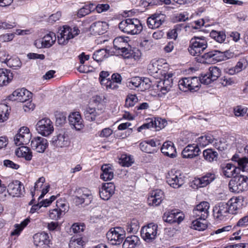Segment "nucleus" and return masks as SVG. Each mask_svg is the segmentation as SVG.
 <instances>
[{"instance_id":"nucleus-1","label":"nucleus","mask_w":248,"mask_h":248,"mask_svg":"<svg viewBox=\"0 0 248 248\" xmlns=\"http://www.w3.org/2000/svg\"><path fill=\"white\" fill-rule=\"evenodd\" d=\"M121 31L129 34H138L143 29L142 25L137 18H127L119 24Z\"/></svg>"},{"instance_id":"nucleus-2","label":"nucleus","mask_w":248,"mask_h":248,"mask_svg":"<svg viewBox=\"0 0 248 248\" xmlns=\"http://www.w3.org/2000/svg\"><path fill=\"white\" fill-rule=\"evenodd\" d=\"M207 47V43L205 37H193L190 41L188 51L193 56H199Z\"/></svg>"},{"instance_id":"nucleus-3","label":"nucleus","mask_w":248,"mask_h":248,"mask_svg":"<svg viewBox=\"0 0 248 248\" xmlns=\"http://www.w3.org/2000/svg\"><path fill=\"white\" fill-rule=\"evenodd\" d=\"M230 190L233 192L239 193L248 189V177L244 175L234 176L229 184Z\"/></svg>"},{"instance_id":"nucleus-4","label":"nucleus","mask_w":248,"mask_h":248,"mask_svg":"<svg viewBox=\"0 0 248 248\" xmlns=\"http://www.w3.org/2000/svg\"><path fill=\"white\" fill-rule=\"evenodd\" d=\"M79 32V29L76 27L72 28L66 26H63V30L58 34V42L60 45H65L69 39L78 35Z\"/></svg>"},{"instance_id":"nucleus-5","label":"nucleus","mask_w":248,"mask_h":248,"mask_svg":"<svg viewBox=\"0 0 248 248\" xmlns=\"http://www.w3.org/2000/svg\"><path fill=\"white\" fill-rule=\"evenodd\" d=\"M74 201L76 205H80L82 203L90 204L93 200V196L91 191L88 188L83 187L77 189Z\"/></svg>"},{"instance_id":"nucleus-6","label":"nucleus","mask_w":248,"mask_h":248,"mask_svg":"<svg viewBox=\"0 0 248 248\" xmlns=\"http://www.w3.org/2000/svg\"><path fill=\"white\" fill-rule=\"evenodd\" d=\"M50 142L52 146L62 148L68 147L70 141L67 133L64 130H61L52 137Z\"/></svg>"},{"instance_id":"nucleus-7","label":"nucleus","mask_w":248,"mask_h":248,"mask_svg":"<svg viewBox=\"0 0 248 248\" xmlns=\"http://www.w3.org/2000/svg\"><path fill=\"white\" fill-rule=\"evenodd\" d=\"M167 183L172 188H178L185 183L184 176L180 171L171 170L166 177Z\"/></svg>"},{"instance_id":"nucleus-8","label":"nucleus","mask_w":248,"mask_h":248,"mask_svg":"<svg viewBox=\"0 0 248 248\" xmlns=\"http://www.w3.org/2000/svg\"><path fill=\"white\" fill-rule=\"evenodd\" d=\"M127 41L122 37H118L115 38L113 42V47L109 49V55H124L127 51L126 48Z\"/></svg>"},{"instance_id":"nucleus-9","label":"nucleus","mask_w":248,"mask_h":248,"mask_svg":"<svg viewBox=\"0 0 248 248\" xmlns=\"http://www.w3.org/2000/svg\"><path fill=\"white\" fill-rule=\"evenodd\" d=\"M36 129L38 133L43 136H49L54 131L53 123L49 119H42L37 123Z\"/></svg>"},{"instance_id":"nucleus-10","label":"nucleus","mask_w":248,"mask_h":248,"mask_svg":"<svg viewBox=\"0 0 248 248\" xmlns=\"http://www.w3.org/2000/svg\"><path fill=\"white\" fill-rule=\"evenodd\" d=\"M31 134L27 127L20 128L18 133L14 137L15 144L16 146L28 144L31 140Z\"/></svg>"},{"instance_id":"nucleus-11","label":"nucleus","mask_w":248,"mask_h":248,"mask_svg":"<svg viewBox=\"0 0 248 248\" xmlns=\"http://www.w3.org/2000/svg\"><path fill=\"white\" fill-rule=\"evenodd\" d=\"M224 55L223 52L218 50H212L204 53L200 61L203 63H215L217 62L224 60Z\"/></svg>"},{"instance_id":"nucleus-12","label":"nucleus","mask_w":248,"mask_h":248,"mask_svg":"<svg viewBox=\"0 0 248 248\" xmlns=\"http://www.w3.org/2000/svg\"><path fill=\"white\" fill-rule=\"evenodd\" d=\"M209 203L208 202H201L193 209V217L196 219L205 220L209 215Z\"/></svg>"},{"instance_id":"nucleus-13","label":"nucleus","mask_w":248,"mask_h":248,"mask_svg":"<svg viewBox=\"0 0 248 248\" xmlns=\"http://www.w3.org/2000/svg\"><path fill=\"white\" fill-rule=\"evenodd\" d=\"M33 238L34 244L37 248H48L52 245L48 234L45 232L35 234Z\"/></svg>"},{"instance_id":"nucleus-14","label":"nucleus","mask_w":248,"mask_h":248,"mask_svg":"<svg viewBox=\"0 0 248 248\" xmlns=\"http://www.w3.org/2000/svg\"><path fill=\"white\" fill-rule=\"evenodd\" d=\"M157 228V225L153 223L142 227L140 231L142 238L147 242L152 241L156 236Z\"/></svg>"},{"instance_id":"nucleus-15","label":"nucleus","mask_w":248,"mask_h":248,"mask_svg":"<svg viewBox=\"0 0 248 248\" xmlns=\"http://www.w3.org/2000/svg\"><path fill=\"white\" fill-rule=\"evenodd\" d=\"M124 237V231L122 228L118 227L109 229V244L119 245Z\"/></svg>"},{"instance_id":"nucleus-16","label":"nucleus","mask_w":248,"mask_h":248,"mask_svg":"<svg viewBox=\"0 0 248 248\" xmlns=\"http://www.w3.org/2000/svg\"><path fill=\"white\" fill-rule=\"evenodd\" d=\"M220 70L216 66L210 67L208 72L201 77V82L204 84H209L212 81L216 80L220 76Z\"/></svg>"},{"instance_id":"nucleus-17","label":"nucleus","mask_w":248,"mask_h":248,"mask_svg":"<svg viewBox=\"0 0 248 248\" xmlns=\"http://www.w3.org/2000/svg\"><path fill=\"white\" fill-rule=\"evenodd\" d=\"M228 205L225 202H219L216 205L213 210L215 218L217 220H223L230 213Z\"/></svg>"},{"instance_id":"nucleus-18","label":"nucleus","mask_w":248,"mask_h":248,"mask_svg":"<svg viewBox=\"0 0 248 248\" xmlns=\"http://www.w3.org/2000/svg\"><path fill=\"white\" fill-rule=\"evenodd\" d=\"M31 146L36 152L43 153L48 146V142L45 138L37 136L31 140Z\"/></svg>"},{"instance_id":"nucleus-19","label":"nucleus","mask_w":248,"mask_h":248,"mask_svg":"<svg viewBox=\"0 0 248 248\" xmlns=\"http://www.w3.org/2000/svg\"><path fill=\"white\" fill-rule=\"evenodd\" d=\"M56 39L55 34L53 32H49L42 39L36 40L34 45L37 48H49L54 44Z\"/></svg>"},{"instance_id":"nucleus-20","label":"nucleus","mask_w":248,"mask_h":248,"mask_svg":"<svg viewBox=\"0 0 248 248\" xmlns=\"http://www.w3.org/2000/svg\"><path fill=\"white\" fill-rule=\"evenodd\" d=\"M184 218V215L176 210H172L170 212H165L163 216V219L170 224L177 223L179 224Z\"/></svg>"},{"instance_id":"nucleus-21","label":"nucleus","mask_w":248,"mask_h":248,"mask_svg":"<svg viewBox=\"0 0 248 248\" xmlns=\"http://www.w3.org/2000/svg\"><path fill=\"white\" fill-rule=\"evenodd\" d=\"M173 75L172 73L165 74L164 79L160 81L157 84V90L161 92L162 94H166L172 87L173 84L172 78Z\"/></svg>"},{"instance_id":"nucleus-22","label":"nucleus","mask_w":248,"mask_h":248,"mask_svg":"<svg viewBox=\"0 0 248 248\" xmlns=\"http://www.w3.org/2000/svg\"><path fill=\"white\" fill-rule=\"evenodd\" d=\"M165 21V16L161 14H155L147 18L148 27L152 29L159 28Z\"/></svg>"},{"instance_id":"nucleus-23","label":"nucleus","mask_w":248,"mask_h":248,"mask_svg":"<svg viewBox=\"0 0 248 248\" xmlns=\"http://www.w3.org/2000/svg\"><path fill=\"white\" fill-rule=\"evenodd\" d=\"M69 123L72 128L80 130L84 127L83 121L78 112L71 113L68 116Z\"/></svg>"},{"instance_id":"nucleus-24","label":"nucleus","mask_w":248,"mask_h":248,"mask_svg":"<svg viewBox=\"0 0 248 248\" xmlns=\"http://www.w3.org/2000/svg\"><path fill=\"white\" fill-rule=\"evenodd\" d=\"M167 124V122L161 118H155V120H152L149 123L144 124L138 128V132H141L142 130L145 129H149L151 128H155V130L158 131L162 128H164Z\"/></svg>"},{"instance_id":"nucleus-25","label":"nucleus","mask_w":248,"mask_h":248,"mask_svg":"<svg viewBox=\"0 0 248 248\" xmlns=\"http://www.w3.org/2000/svg\"><path fill=\"white\" fill-rule=\"evenodd\" d=\"M223 174L228 178L236 176L241 169L231 163H224L220 165Z\"/></svg>"},{"instance_id":"nucleus-26","label":"nucleus","mask_w":248,"mask_h":248,"mask_svg":"<svg viewBox=\"0 0 248 248\" xmlns=\"http://www.w3.org/2000/svg\"><path fill=\"white\" fill-rule=\"evenodd\" d=\"M22 189L24 187L17 180L10 182L7 186V192L13 197H20L22 194Z\"/></svg>"},{"instance_id":"nucleus-27","label":"nucleus","mask_w":248,"mask_h":248,"mask_svg":"<svg viewBox=\"0 0 248 248\" xmlns=\"http://www.w3.org/2000/svg\"><path fill=\"white\" fill-rule=\"evenodd\" d=\"M31 96V93L25 88L18 89L15 90L10 96L11 99L15 97L13 99L18 102H26Z\"/></svg>"},{"instance_id":"nucleus-28","label":"nucleus","mask_w":248,"mask_h":248,"mask_svg":"<svg viewBox=\"0 0 248 248\" xmlns=\"http://www.w3.org/2000/svg\"><path fill=\"white\" fill-rule=\"evenodd\" d=\"M243 198L235 197L230 199L226 202L228 205V208L230 214H235L243 205Z\"/></svg>"},{"instance_id":"nucleus-29","label":"nucleus","mask_w":248,"mask_h":248,"mask_svg":"<svg viewBox=\"0 0 248 248\" xmlns=\"http://www.w3.org/2000/svg\"><path fill=\"white\" fill-rule=\"evenodd\" d=\"M201 150L197 144H189L183 150L182 155L184 158H193L199 155Z\"/></svg>"},{"instance_id":"nucleus-30","label":"nucleus","mask_w":248,"mask_h":248,"mask_svg":"<svg viewBox=\"0 0 248 248\" xmlns=\"http://www.w3.org/2000/svg\"><path fill=\"white\" fill-rule=\"evenodd\" d=\"M164 198V193L160 189L153 190L148 198V202L150 205L158 206L162 202Z\"/></svg>"},{"instance_id":"nucleus-31","label":"nucleus","mask_w":248,"mask_h":248,"mask_svg":"<svg viewBox=\"0 0 248 248\" xmlns=\"http://www.w3.org/2000/svg\"><path fill=\"white\" fill-rule=\"evenodd\" d=\"M167 62L163 59L153 60L148 65V70L150 73L154 75L159 73L162 74V68L163 65H167Z\"/></svg>"},{"instance_id":"nucleus-32","label":"nucleus","mask_w":248,"mask_h":248,"mask_svg":"<svg viewBox=\"0 0 248 248\" xmlns=\"http://www.w3.org/2000/svg\"><path fill=\"white\" fill-rule=\"evenodd\" d=\"M161 152L166 156L173 158L176 156L177 153L173 143L171 141L165 142L161 148Z\"/></svg>"},{"instance_id":"nucleus-33","label":"nucleus","mask_w":248,"mask_h":248,"mask_svg":"<svg viewBox=\"0 0 248 248\" xmlns=\"http://www.w3.org/2000/svg\"><path fill=\"white\" fill-rule=\"evenodd\" d=\"M215 178V176L214 174L209 173L201 178L195 179L194 183L198 186L203 187L209 184Z\"/></svg>"},{"instance_id":"nucleus-34","label":"nucleus","mask_w":248,"mask_h":248,"mask_svg":"<svg viewBox=\"0 0 248 248\" xmlns=\"http://www.w3.org/2000/svg\"><path fill=\"white\" fill-rule=\"evenodd\" d=\"M13 78L12 73L10 70L0 69V87L7 85Z\"/></svg>"},{"instance_id":"nucleus-35","label":"nucleus","mask_w":248,"mask_h":248,"mask_svg":"<svg viewBox=\"0 0 248 248\" xmlns=\"http://www.w3.org/2000/svg\"><path fill=\"white\" fill-rule=\"evenodd\" d=\"M16 155L19 157H23L27 161H30L32 157L31 149L27 147L22 146L18 148L16 151Z\"/></svg>"},{"instance_id":"nucleus-36","label":"nucleus","mask_w":248,"mask_h":248,"mask_svg":"<svg viewBox=\"0 0 248 248\" xmlns=\"http://www.w3.org/2000/svg\"><path fill=\"white\" fill-rule=\"evenodd\" d=\"M90 28L93 30H95L99 34H102L107 31L108 24L105 21H98L93 23Z\"/></svg>"},{"instance_id":"nucleus-37","label":"nucleus","mask_w":248,"mask_h":248,"mask_svg":"<svg viewBox=\"0 0 248 248\" xmlns=\"http://www.w3.org/2000/svg\"><path fill=\"white\" fill-rule=\"evenodd\" d=\"M215 140V139L213 135L210 134H206L198 138L197 140V145L198 146L204 147L209 144L212 143Z\"/></svg>"},{"instance_id":"nucleus-38","label":"nucleus","mask_w":248,"mask_h":248,"mask_svg":"<svg viewBox=\"0 0 248 248\" xmlns=\"http://www.w3.org/2000/svg\"><path fill=\"white\" fill-rule=\"evenodd\" d=\"M232 160L235 162H237L238 168L241 169L243 171H246L248 167V158L246 157L240 158L237 155H234Z\"/></svg>"},{"instance_id":"nucleus-39","label":"nucleus","mask_w":248,"mask_h":248,"mask_svg":"<svg viewBox=\"0 0 248 248\" xmlns=\"http://www.w3.org/2000/svg\"><path fill=\"white\" fill-rule=\"evenodd\" d=\"M204 158L208 162L216 161L218 157V153L212 149H205L203 152Z\"/></svg>"},{"instance_id":"nucleus-40","label":"nucleus","mask_w":248,"mask_h":248,"mask_svg":"<svg viewBox=\"0 0 248 248\" xmlns=\"http://www.w3.org/2000/svg\"><path fill=\"white\" fill-rule=\"evenodd\" d=\"M139 242V238L135 235L127 237L123 244V248H135Z\"/></svg>"},{"instance_id":"nucleus-41","label":"nucleus","mask_w":248,"mask_h":248,"mask_svg":"<svg viewBox=\"0 0 248 248\" xmlns=\"http://www.w3.org/2000/svg\"><path fill=\"white\" fill-rule=\"evenodd\" d=\"M107 54L106 48L100 49L94 52L93 55V58L98 62H101L108 57Z\"/></svg>"},{"instance_id":"nucleus-42","label":"nucleus","mask_w":248,"mask_h":248,"mask_svg":"<svg viewBox=\"0 0 248 248\" xmlns=\"http://www.w3.org/2000/svg\"><path fill=\"white\" fill-rule=\"evenodd\" d=\"M84 115L87 120L91 122L95 120L96 117L98 114L94 108L86 107L84 111Z\"/></svg>"},{"instance_id":"nucleus-43","label":"nucleus","mask_w":248,"mask_h":248,"mask_svg":"<svg viewBox=\"0 0 248 248\" xmlns=\"http://www.w3.org/2000/svg\"><path fill=\"white\" fill-rule=\"evenodd\" d=\"M201 219L195 218L192 222L191 228L199 231H203L207 228L205 220L201 221Z\"/></svg>"},{"instance_id":"nucleus-44","label":"nucleus","mask_w":248,"mask_h":248,"mask_svg":"<svg viewBox=\"0 0 248 248\" xmlns=\"http://www.w3.org/2000/svg\"><path fill=\"white\" fill-rule=\"evenodd\" d=\"M85 242L81 237L77 238L72 237L69 243V248H82Z\"/></svg>"},{"instance_id":"nucleus-45","label":"nucleus","mask_w":248,"mask_h":248,"mask_svg":"<svg viewBox=\"0 0 248 248\" xmlns=\"http://www.w3.org/2000/svg\"><path fill=\"white\" fill-rule=\"evenodd\" d=\"M30 222V220L26 219L21 222L20 224L15 225V229L11 232V235H18L23 229Z\"/></svg>"},{"instance_id":"nucleus-46","label":"nucleus","mask_w":248,"mask_h":248,"mask_svg":"<svg viewBox=\"0 0 248 248\" xmlns=\"http://www.w3.org/2000/svg\"><path fill=\"white\" fill-rule=\"evenodd\" d=\"M210 36L219 43L223 42L226 39V34L222 31H216L213 30L210 33Z\"/></svg>"},{"instance_id":"nucleus-47","label":"nucleus","mask_w":248,"mask_h":248,"mask_svg":"<svg viewBox=\"0 0 248 248\" xmlns=\"http://www.w3.org/2000/svg\"><path fill=\"white\" fill-rule=\"evenodd\" d=\"M9 107L4 104H0V123L4 122L8 118L9 116Z\"/></svg>"},{"instance_id":"nucleus-48","label":"nucleus","mask_w":248,"mask_h":248,"mask_svg":"<svg viewBox=\"0 0 248 248\" xmlns=\"http://www.w3.org/2000/svg\"><path fill=\"white\" fill-rule=\"evenodd\" d=\"M108 72L102 71L99 74V81L103 88L108 89Z\"/></svg>"},{"instance_id":"nucleus-49","label":"nucleus","mask_w":248,"mask_h":248,"mask_svg":"<svg viewBox=\"0 0 248 248\" xmlns=\"http://www.w3.org/2000/svg\"><path fill=\"white\" fill-rule=\"evenodd\" d=\"M190 77L185 78L179 80L178 86L180 90L183 92L190 91Z\"/></svg>"},{"instance_id":"nucleus-50","label":"nucleus","mask_w":248,"mask_h":248,"mask_svg":"<svg viewBox=\"0 0 248 248\" xmlns=\"http://www.w3.org/2000/svg\"><path fill=\"white\" fill-rule=\"evenodd\" d=\"M201 77L200 78L196 77H190V91L192 92H196L198 91L202 83L201 81Z\"/></svg>"},{"instance_id":"nucleus-51","label":"nucleus","mask_w":248,"mask_h":248,"mask_svg":"<svg viewBox=\"0 0 248 248\" xmlns=\"http://www.w3.org/2000/svg\"><path fill=\"white\" fill-rule=\"evenodd\" d=\"M120 160V163L124 167H129L134 163L133 158L131 155H122Z\"/></svg>"},{"instance_id":"nucleus-52","label":"nucleus","mask_w":248,"mask_h":248,"mask_svg":"<svg viewBox=\"0 0 248 248\" xmlns=\"http://www.w3.org/2000/svg\"><path fill=\"white\" fill-rule=\"evenodd\" d=\"M108 183H103L101 188L99 190V195L100 198L104 200L108 201Z\"/></svg>"},{"instance_id":"nucleus-53","label":"nucleus","mask_w":248,"mask_h":248,"mask_svg":"<svg viewBox=\"0 0 248 248\" xmlns=\"http://www.w3.org/2000/svg\"><path fill=\"white\" fill-rule=\"evenodd\" d=\"M141 56V53L139 50H136V51H131V50L127 49V52L124 54L123 57L124 58H133L135 60H139Z\"/></svg>"},{"instance_id":"nucleus-54","label":"nucleus","mask_w":248,"mask_h":248,"mask_svg":"<svg viewBox=\"0 0 248 248\" xmlns=\"http://www.w3.org/2000/svg\"><path fill=\"white\" fill-rule=\"evenodd\" d=\"M6 64L13 69H18L21 66L22 63L19 59L16 57L13 59L10 58Z\"/></svg>"},{"instance_id":"nucleus-55","label":"nucleus","mask_w":248,"mask_h":248,"mask_svg":"<svg viewBox=\"0 0 248 248\" xmlns=\"http://www.w3.org/2000/svg\"><path fill=\"white\" fill-rule=\"evenodd\" d=\"M139 229V222L137 219H133L127 226V231L130 233H136Z\"/></svg>"},{"instance_id":"nucleus-56","label":"nucleus","mask_w":248,"mask_h":248,"mask_svg":"<svg viewBox=\"0 0 248 248\" xmlns=\"http://www.w3.org/2000/svg\"><path fill=\"white\" fill-rule=\"evenodd\" d=\"M138 101V99L135 94H129L125 99V106L126 107H133Z\"/></svg>"},{"instance_id":"nucleus-57","label":"nucleus","mask_w":248,"mask_h":248,"mask_svg":"<svg viewBox=\"0 0 248 248\" xmlns=\"http://www.w3.org/2000/svg\"><path fill=\"white\" fill-rule=\"evenodd\" d=\"M62 211L60 208H55L49 211V217L53 220H58L60 218Z\"/></svg>"},{"instance_id":"nucleus-58","label":"nucleus","mask_w":248,"mask_h":248,"mask_svg":"<svg viewBox=\"0 0 248 248\" xmlns=\"http://www.w3.org/2000/svg\"><path fill=\"white\" fill-rule=\"evenodd\" d=\"M140 78L139 77H133L131 78L130 80L127 82V86L131 89L133 87H139L141 84Z\"/></svg>"},{"instance_id":"nucleus-59","label":"nucleus","mask_w":248,"mask_h":248,"mask_svg":"<svg viewBox=\"0 0 248 248\" xmlns=\"http://www.w3.org/2000/svg\"><path fill=\"white\" fill-rule=\"evenodd\" d=\"M102 173L100 175V178L105 181L108 180V165L104 164L101 167Z\"/></svg>"},{"instance_id":"nucleus-60","label":"nucleus","mask_w":248,"mask_h":248,"mask_svg":"<svg viewBox=\"0 0 248 248\" xmlns=\"http://www.w3.org/2000/svg\"><path fill=\"white\" fill-rule=\"evenodd\" d=\"M91 102L95 104V105H103L104 103L107 102V99L104 96L103 98L99 95H94L92 97L91 99Z\"/></svg>"},{"instance_id":"nucleus-61","label":"nucleus","mask_w":248,"mask_h":248,"mask_svg":"<svg viewBox=\"0 0 248 248\" xmlns=\"http://www.w3.org/2000/svg\"><path fill=\"white\" fill-rule=\"evenodd\" d=\"M85 225L83 223H74L71 227V231L74 233H79L84 230Z\"/></svg>"},{"instance_id":"nucleus-62","label":"nucleus","mask_w":248,"mask_h":248,"mask_svg":"<svg viewBox=\"0 0 248 248\" xmlns=\"http://www.w3.org/2000/svg\"><path fill=\"white\" fill-rule=\"evenodd\" d=\"M220 83L223 86L231 85L234 83L232 78L225 76L220 79Z\"/></svg>"},{"instance_id":"nucleus-63","label":"nucleus","mask_w":248,"mask_h":248,"mask_svg":"<svg viewBox=\"0 0 248 248\" xmlns=\"http://www.w3.org/2000/svg\"><path fill=\"white\" fill-rule=\"evenodd\" d=\"M247 108H242L241 106H237L234 108V115L237 117L243 116L247 113Z\"/></svg>"},{"instance_id":"nucleus-64","label":"nucleus","mask_w":248,"mask_h":248,"mask_svg":"<svg viewBox=\"0 0 248 248\" xmlns=\"http://www.w3.org/2000/svg\"><path fill=\"white\" fill-rule=\"evenodd\" d=\"M141 84L140 85V88L141 90H144L148 89L150 87V81L149 78H143L142 79L140 78V82Z\"/></svg>"}]
</instances>
